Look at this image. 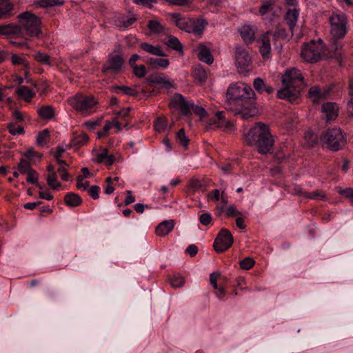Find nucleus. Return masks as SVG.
<instances>
[{
    "label": "nucleus",
    "mask_w": 353,
    "mask_h": 353,
    "mask_svg": "<svg viewBox=\"0 0 353 353\" xmlns=\"http://www.w3.org/2000/svg\"><path fill=\"white\" fill-rule=\"evenodd\" d=\"M254 91L248 85L238 82L231 84L227 90L226 108L234 110L243 119H248L256 114Z\"/></svg>",
    "instance_id": "obj_1"
},
{
    "label": "nucleus",
    "mask_w": 353,
    "mask_h": 353,
    "mask_svg": "<svg viewBox=\"0 0 353 353\" xmlns=\"http://www.w3.org/2000/svg\"><path fill=\"white\" fill-rule=\"evenodd\" d=\"M245 141L248 145L254 146L261 154L270 153L274 145V138L270 132V127L258 122L245 133Z\"/></svg>",
    "instance_id": "obj_2"
},
{
    "label": "nucleus",
    "mask_w": 353,
    "mask_h": 353,
    "mask_svg": "<svg viewBox=\"0 0 353 353\" xmlns=\"http://www.w3.org/2000/svg\"><path fill=\"white\" fill-rule=\"evenodd\" d=\"M283 89L277 92V97L293 102L296 101L305 86L304 77L301 72L295 68L286 70L282 76Z\"/></svg>",
    "instance_id": "obj_3"
},
{
    "label": "nucleus",
    "mask_w": 353,
    "mask_h": 353,
    "mask_svg": "<svg viewBox=\"0 0 353 353\" xmlns=\"http://www.w3.org/2000/svg\"><path fill=\"white\" fill-rule=\"evenodd\" d=\"M18 19L21 37L28 39L29 37H39L42 34L41 21L36 14L26 11L19 14Z\"/></svg>",
    "instance_id": "obj_4"
},
{
    "label": "nucleus",
    "mask_w": 353,
    "mask_h": 353,
    "mask_svg": "<svg viewBox=\"0 0 353 353\" xmlns=\"http://www.w3.org/2000/svg\"><path fill=\"white\" fill-rule=\"evenodd\" d=\"M170 15L176 27L194 35L201 36L208 24L204 19L185 17L179 13L174 12Z\"/></svg>",
    "instance_id": "obj_5"
},
{
    "label": "nucleus",
    "mask_w": 353,
    "mask_h": 353,
    "mask_svg": "<svg viewBox=\"0 0 353 353\" xmlns=\"http://www.w3.org/2000/svg\"><path fill=\"white\" fill-rule=\"evenodd\" d=\"M70 105L83 115H90L96 111L97 99L93 95L77 94L69 99Z\"/></svg>",
    "instance_id": "obj_6"
},
{
    "label": "nucleus",
    "mask_w": 353,
    "mask_h": 353,
    "mask_svg": "<svg viewBox=\"0 0 353 353\" xmlns=\"http://www.w3.org/2000/svg\"><path fill=\"white\" fill-rule=\"evenodd\" d=\"M330 34L333 39L338 40L345 37L347 32V18L342 12H332L329 18Z\"/></svg>",
    "instance_id": "obj_7"
},
{
    "label": "nucleus",
    "mask_w": 353,
    "mask_h": 353,
    "mask_svg": "<svg viewBox=\"0 0 353 353\" xmlns=\"http://www.w3.org/2000/svg\"><path fill=\"white\" fill-rule=\"evenodd\" d=\"M321 141L332 151H338L345 144V136L339 128L327 130L321 136Z\"/></svg>",
    "instance_id": "obj_8"
},
{
    "label": "nucleus",
    "mask_w": 353,
    "mask_h": 353,
    "mask_svg": "<svg viewBox=\"0 0 353 353\" xmlns=\"http://www.w3.org/2000/svg\"><path fill=\"white\" fill-rule=\"evenodd\" d=\"M324 54V46L321 40L318 42L311 41L305 43L301 49V57L305 61L316 63L320 61Z\"/></svg>",
    "instance_id": "obj_9"
},
{
    "label": "nucleus",
    "mask_w": 353,
    "mask_h": 353,
    "mask_svg": "<svg viewBox=\"0 0 353 353\" xmlns=\"http://www.w3.org/2000/svg\"><path fill=\"white\" fill-rule=\"evenodd\" d=\"M235 64L238 72L247 74L251 70L252 59L248 52L242 46H238L234 49Z\"/></svg>",
    "instance_id": "obj_10"
},
{
    "label": "nucleus",
    "mask_w": 353,
    "mask_h": 353,
    "mask_svg": "<svg viewBox=\"0 0 353 353\" xmlns=\"http://www.w3.org/2000/svg\"><path fill=\"white\" fill-rule=\"evenodd\" d=\"M125 60L121 54L111 53L103 65L102 72L105 74H119L121 72Z\"/></svg>",
    "instance_id": "obj_11"
},
{
    "label": "nucleus",
    "mask_w": 353,
    "mask_h": 353,
    "mask_svg": "<svg viewBox=\"0 0 353 353\" xmlns=\"http://www.w3.org/2000/svg\"><path fill=\"white\" fill-rule=\"evenodd\" d=\"M233 243V236L231 232L225 228H222L214 242V248L217 252H223L228 250Z\"/></svg>",
    "instance_id": "obj_12"
},
{
    "label": "nucleus",
    "mask_w": 353,
    "mask_h": 353,
    "mask_svg": "<svg viewBox=\"0 0 353 353\" xmlns=\"http://www.w3.org/2000/svg\"><path fill=\"white\" fill-rule=\"evenodd\" d=\"M146 82L150 85H161L162 88L166 90L174 87V81L168 78L164 74L150 75L147 78Z\"/></svg>",
    "instance_id": "obj_13"
},
{
    "label": "nucleus",
    "mask_w": 353,
    "mask_h": 353,
    "mask_svg": "<svg viewBox=\"0 0 353 353\" xmlns=\"http://www.w3.org/2000/svg\"><path fill=\"white\" fill-rule=\"evenodd\" d=\"M171 104L176 108H178L181 114L184 116L189 115L191 113V108L192 103L185 100L184 97L179 93L174 95L171 100Z\"/></svg>",
    "instance_id": "obj_14"
},
{
    "label": "nucleus",
    "mask_w": 353,
    "mask_h": 353,
    "mask_svg": "<svg viewBox=\"0 0 353 353\" xmlns=\"http://www.w3.org/2000/svg\"><path fill=\"white\" fill-rule=\"evenodd\" d=\"M211 43H200L197 47L198 59L208 65H211L214 61V57L210 52Z\"/></svg>",
    "instance_id": "obj_15"
},
{
    "label": "nucleus",
    "mask_w": 353,
    "mask_h": 353,
    "mask_svg": "<svg viewBox=\"0 0 353 353\" xmlns=\"http://www.w3.org/2000/svg\"><path fill=\"white\" fill-rule=\"evenodd\" d=\"M299 17V10L293 8L287 10L284 19L289 26L291 36L293 35Z\"/></svg>",
    "instance_id": "obj_16"
},
{
    "label": "nucleus",
    "mask_w": 353,
    "mask_h": 353,
    "mask_svg": "<svg viewBox=\"0 0 353 353\" xmlns=\"http://www.w3.org/2000/svg\"><path fill=\"white\" fill-rule=\"evenodd\" d=\"M271 32L268 31L265 33L258 42L260 43L259 50L263 59H269L271 55L270 35Z\"/></svg>",
    "instance_id": "obj_17"
},
{
    "label": "nucleus",
    "mask_w": 353,
    "mask_h": 353,
    "mask_svg": "<svg viewBox=\"0 0 353 353\" xmlns=\"http://www.w3.org/2000/svg\"><path fill=\"white\" fill-rule=\"evenodd\" d=\"M339 108L335 103H327L322 105V112L327 121L334 120L338 116Z\"/></svg>",
    "instance_id": "obj_18"
},
{
    "label": "nucleus",
    "mask_w": 353,
    "mask_h": 353,
    "mask_svg": "<svg viewBox=\"0 0 353 353\" xmlns=\"http://www.w3.org/2000/svg\"><path fill=\"white\" fill-rule=\"evenodd\" d=\"M0 34L1 35H9L16 36L17 37H21V29L18 24H7L0 26Z\"/></svg>",
    "instance_id": "obj_19"
},
{
    "label": "nucleus",
    "mask_w": 353,
    "mask_h": 353,
    "mask_svg": "<svg viewBox=\"0 0 353 353\" xmlns=\"http://www.w3.org/2000/svg\"><path fill=\"white\" fill-rule=\"evenodd\" d=\"M174 226L173 220H166L160 223L156 228L157 235L163 236L170 232Z\"/></svg>",
    "instance_id": "obj_20"
},
{
    "label": "nucleus",
    "mask_w": 353,
    "mask_h": 353,
    "mask_svg": "<svg viewBox=\"0 0 353 353\" xmlns=\"http://www.w3.org/2000/svg\"><path fill=\"white\" fill-rule=\"evenodd\" d=\"M140 48L143 51L152 55L159 57H165L166 55L160 46H153L148 43L143 42L141 43Z\"/></svg>",
    "instance_id": "obj_21"
},
{
    "label": "nucleus",
    "mask_w": 353,
    "mask_h": 353,
    "mask_svg": "<svg viewBox=\"0 0 353 353\" xmlns=\"http://www.w3.org/2000/svg\"><path fill=\"white\" fill-rule=\"evenodd\" d=\"M89 138L86 133L81 132L79 134H74L70 141V146L79 148L88 142Z\"/></svg>",
    "instance_id": "obj_22"
},
{
    "label": "nucleus",
    "mask_w": 353,
    "mask_h": 353,
    "mask_svg": "<svg viewBox=\"0 0 353 353\" xmlns=\"http://www.w3.org/2000/svg\"><path fill=\"white\" fill-rule=\"evenodd\" d=\"M240 34L246 43H251L254 41V30L250 26H243L239 29Z\"/></svg>",
    "instance_id": "obj_23"
},
{
    "label": "nucleus",
    "mask_w": 353,
    "mask_h": 353,
    "mask_svg": "<svg viewBox=\"0 0 353 353\" xmlns=\"http://www.w3.org/2000/svg\"><path fill=\"white\" fill-rule=\"evenodd\" d=\"M145 63L151 66L152 68L156 69L158 67L161 68H167L170 65V61L168 59L162 58H149L145 60Z\"/></svg>",
    "instance_id": "obj_24"
},
{
    "label": "nucleus",
    "mask_w": 353,
    "mask_h": 353,
    "mask_svg": "<svg viewBox=\"0 0 353 353\" xmlns=\"http://www.w3.org/2000/svg\"><path fill=\"white\" fill-rule=\"evenodd\" d=\"M64 201L68 206L74 208L79 206L83 201L79 194L69 192L65 195Z\"/></svg>",
    "instance_id": "obj_25"
},
{
    "label": "nucleus",
    "mask_w": 353,
    "mask_h": 353,
    "mask_svg": "<svg viewBox=\"0 0 353 353\" xmlns=\"http://www.w3.org/2000/svg\"><path fill=\"white\" fill-rule=\"evenodd\" d=\"M81 172L82 174L78 175L77 176V188L78 189L85 191L89 186V182L85 181V183H83V181L84 179L88 178L90 176V172L88 168L85 167L81 169Z\"/></svg>",
    "instance_id": "obj_26"
},
{
    "label": "nucleus",
    "mask_w": 353,
    "mask_h": 353,
    "mask_svg": "<svg viewBox=\"0 0 353 353\" xmlns=\"http://www.w3.org/2000/svg\"><path fill=\"white\" fill-rule=\"evenodd\" d=\"M192 77L201 83H203L208 79V71L201 65H197L194 68Z\"/></svg>",
    "instance_id": "obj_27"
},
{
    "label": "nucleus",
    "mask_w": 353,
    "mask_h": 353,
    "mask_svg": "<svg viewBox=\"0 0 353 353\" xmlns=\"http://www.w3.org/2000/svg\"><path fill=\"white\" fill-rule=\"evenodd\" d=\"M97 161L98 163H103L107 165H110L114 162L115 158L112 154H108V150L104 148L99 154H97Z\"/></svg>",
    "instance_id": "obj_28"
},
{
    "label": "nucleus",
    "mask_w": 353,
    "mask_h": 353,
    "mask_svg": "<svg viewBox=\"0 0 353 353\" xmlns=\"http://www.w3.org/2000/svg\"><path fill=\"white\" fill-rule=\"evenodd\" d=\"M17 94L24 101L30 102L36 93L27 86H21L17 89Z\"/></svg>",
    "instance_id": "obj_29"
},
{
    "label": "nucleus",
    "mask_w": 353,
    "mask_h": 353,
    "mask_svg": "<svg viewBox=\"0 0 353 353\" xmlns=\"http://www.w3.org/2000/svg\"><path fill=\"white\" fill-rule=\"evenodd\" d=\"M164 43L170 48L179 52H183V45L176 37L170 35Z\"/></svg>",
    "instance_id": "obj_30"
},
{
    "label": "nucleus",
    "mask_w": 353,
    "mask_h": 353,
    "mask_svg": "<svg viewBox=\"0 0 353 353\" xmlns=\"http://www.w3.org/2000/svg\"><path fill=\"white\" fill-rule=\"evenodd\" d=\"M13 9V5L9 0H0V19L8 17Z\"/></svg>",
    "instance_id": "obj_31"
},
{
    "label": "nucleus",
    "mask_w": 353,
    "mask_h": 353,
    "mask_svg": "<svg viewBox=\"0 0 353 353\" xmlns=\"http://www.w3.org/2000/svg\"><path fill=\"white\" fill-rule=\"evenodd\" d=\"M37 113L41 118L46 120L52 119L54 116V111L51 105H44L37 110Z\"/></svg>",
    "instance_id": "obj_32"
},
{
    "label": "nucleus",
    "mask_w": 353,
    "mask_h": 353,
    "mask_svg": "<svg viewBox=\"0 0 353 353\" xmlns=\"http://www.w3.org/2000/svg\"><path fill=\"white\" fill-rule=\"evenodd\" d=\"M137 20V19L133 16L128 17V18L121 17L118 18L115 21V24L117 27H119L120 28L125 29V28H128V27H130V26H132Z\"/></svg>",
    "instance_id": "obj_33"
},
{
    "label": "nucleus",
    "mask_w": 353,
    "mask_h": 353,
    "mask_svg": "<svg viewBox=\"0 0 353 353\" xmlns=\"http://www.w3.org/2000/svg\"><path fill=\"white\" fill-rule=\"evenodd\" d=\"M308 94L314 102H318L320 99L325 97V94L317 86L311 87L309 90Z\"/></svg>",
    "instance_id": "obj_34"
},
{
    "label": "nucleus",
    "mask_w": 353,
    "mask_h": 353,
    "mask_svg": "<svg viewBox=\"0 0 353 353\" xmlns=\"http://www.w3.org/2000/svg\"><path fill=\"white\" fill-rule=\"evenodd\" d=\"M34 59L43 65H52V60L50 56L47 54L42 53L41 52H37L34 54Z\"/></svg>",
    "instance_id": "obj_35"
},
{
    "label": "nucleus",
    "mask_w": 353,
    "mask_h": 353,
    "mask_svg": "<svg viewBox=\"0 0 353 353\" xmlns=\"http://www.w3.org/2000/svg\"><path fill=\"white\" fill-rule=\"evenodd\" d=\"M50 141V132L48 129H45L39 132L37 137V143L39 146L46 145Z\"/></svg>",
    "instance_id": "obj_36"
},
{
    "label": "nucleus",
    "mask_w": 353,
    "mask_h": 353,
    "mask_svg": "<svg viewBox=\"0 0 353 353\" xmlns=\"http://www.w3.org/2000/svg\"><path fill=\"white\" fill-rule=\"evenodd\" d=\"M11 62L14 65H21L26 70V73H27V70L29 68V63L25 58L18 56L16 54H12L11 56Z\"/></svg>",
    "instance_id": "obj_37"
},
{
    "label": "nucleus",
    "mask_w": 353,
    "mask_h": 353,
    "mask_svg": "<svg viewBox=\"0 0 353 353\" xmlns=\"http://www.w3.org/2000/svg\"><path fill=\"white\" fill-rule=\"evenodd\" d=\"M148 29L153 33L159 34L164 30V27L158 21L150 20L148 23Z\"/></svg>",
    "instance_id": "obj_38"
},
{
    "label": "nucleus",
    "mask_w": 353,
    "mask_h": 353,
    "mask_svg": "<svg viewBox=\"0 0 353 353\" xmlns=\"http://www.w3.org/2000/svg\"><path fill=\"white\" fill-rule=\"evenodd\" d=\"M304 137L308 147H314L318 143L319 138L317 134L311 131H307L305 133Z\"/></svg>",
    "instance_id": "obj_39"
},
{
    "label": "nucleus",
    "mask_w": 353,
    "mask_h": 353,
    "mask_svg": "<svg viewBox=\"0 0 353 353\" xmlns=\"http://www.w3.org/2000/svg\"><path fill=\"white\" fill-rule=\"evenodd\" d=\"M113 90L116 93H117L119 90H121V91H123L125 94L130 95V96H133V97L137 96L139 94L137 90H136L135 89L130 88V87L125 86V85H122V86L116 85V86L113 87Z\"/></svg>",
    "instance_id": "obj_40"
},
{
    "label": "nucleus",
    "mask_w": 353,
    "mask_h": 353,
    "mask_svg": "<svg viewBox=\"0 0 353 353\" xmlns=\"http://www.w3.org/2000/svg\"><path fill=\"white\" fill-rule=\"evenodd\" d=\"M290 34L288 32L283 28L277 27L274 32L273 33L274 40L277 39H288Z\"/></svg>",
    "instance_id": "obj_41"
},
{
    "label": "nucleus",
    "mask_w": 353,
    "mask_h": 353,
    "mask_svg": "<svg viewBox=\"0 0 353 353\" xmlns=\"http://www.w3.org/2000/svg\"><path fill=\"white\" fill-rule=\"evenodd\" d=\"M168 121L165 118L159 117L154 123V129L159 132H161L167 128Z\"/></svg>",
    "instance_id": "obj_42"
},
{
    "label": "nucleus",
    "mask_w": 353,
    "mask_h": 353,
    "mask_svg": "<svg viewBox=\"0 0 353 353\" xmlns=\"http://www.w3.org/2000/svg\"><path fill=\"white\" fill-rule=\"evenodd\" d=\"M170 283L173 288H180L184 284V279L179 274H174L170 279Z\"/></svg>",
    "instance_id": "obj_43"
},
{
    "label": "nucleus",
    "mask_w": 353,
    "mask_h": 353,
    "mask_svg": "<svg viewBox=\"0 0 353 353\" xmlns=\"http://www.w3.org/2000/svg\"><path fill=\"white\" fill-rule=\"evenodd\" d=\"M176 138L179 141L181 145L184 148H187L189 139L185 134L184 129H180L176 134Z\"/></svg>",
    "instance_id": "obj_44"
},
{
    "label": "nucleus",
    "mask_w": 353,
    "mask_h": 353,
    "mask_svg": "<svg viewBox=\"0 0 353 353\" xmlns=\"http://www.w3.org/2000/svg\"><path fill=\"white\" fill-rule=\"evenodd\" d=\"M7 128L8 129L9 132L12 135H16L17 134H23L24 129L22 126L18 125L17 126L14 122H10L8 123Z\"/></svg>",
    "instance_id": "obj_45"
},
{
    "label": "nucleus",
    "mask_w": 353,
    "mask_h": 353,
    "mask_svg": "<svg viewBox=\"0 0 353 353\" xmlns=\"http://www.w3.org/2000/svg\"><path fill=\"white\" fill-rule=\"evenodd\" d=\"M30 163L28 160L21 159L20 163L18 165V170L21 174H26L30 170H31Z\"/></svg>",
    "instance_id": "obj_46"
},
{
    "label": "nucleus",
    "mask_w": 353,
    "mask_h": 353,
    "mask_svg": "<svg viewBox=\"0 0 353 353\" xmlns=\"http://www.w3.org/2000/svg\"><path fill=\"white\" fill-rule=\"evenodd\" d=\"M306 198L319 201H324L325 199V195L323 191L316 190L314 192H307V194H306Z\"/></svg>",
    "instance_id": "obj_47"
},
{
    "label": "nucleus",
    "mask_w": 353,
    "mask_h": 353,
    "mask_svg": "<svg viewBox=\"0 0 353 353\" xmlns=\"http://www.w3.org/2000/svg\"><path fill=\"white\" fill-rule=\"evenodd\" d=\"M255 261L252 258L247 257L240 261L239 265L241 269L248 270L251 269Z\"/></svg>",
    "instance_id": "obj_48"
},
{
    "label": "nucleus",
    "mask_w": 353,
    "mask_h": 353,
    "mask_svg": "<svg viewBox=\"0 0 353 353\" xmlns=\"http://www.w3.org/2000/svg\"><path fill=\"white\" fill-rule=\"evenodd\" d=\"M38 4L43 8L52 7L62 5L63 2L59 0H39Z\"/></svg>",
    "instance_id": "obj_49"
},
{
    "label": "nucleus",
    "mask_w": 353,
    "mask_h": 353,
    "mask_svg": "<svg viewBox=\"0 0 353 353\" xmlns=\"http://www.w3.org/2000/svg\"><path fill=\"white\" fill-rule=\"evenodd\" d=\"M133 73L137 78H143L146 74V68L144 65H134L132 68Z\"/></svg>",
    "instance_id": "obj_50"
},
{
    "label": "nucleus",
    "mask_w": 353,
    "mask_h": 353,
    "mask_svg": "<svg viewBox=\"0 0 353 353\" xmlns=\"http://www.w3.org/2000/svg\"><path fill=\"white\" fill-rule=\"evenodd\" d=\"M224 112L222 111L216 112L214 117L210 119L209 123L210 125H216V127H220L219 123L221 122L224 118Z\"/></svg>",
    "instance_id": "obj_51"
},
{
    "label": "nucleus",
    "mask_w": 353,
    "mask_h": 353,
    "mask_svg": "<svg viewBox=\"0 0 353 353\" xmlns=\"http://www.w3.org/2000/svg\"><path fill=\"white\" fill-rule=\"evenodd\" d=\"M253 86L254 89L259 93H263L264 92V88L265 86V83L263 80L261 78H256L253 83Z\"/></svg>",
    "instance_id": "obj_52"
},
{
    "label": "nucleus",
    "mask_w": 353,
    "mask_h": 353,
    "mask_svg": "<svg viewBox=\"0 0 353 353\" xmlns=\"http://www.w3.org/2000/svg\"><path fill=\"white\" fill-rule=\"evenodd\" d=\"M199 222L204 226H208L212 222V215L210 213H203L199 216Z\"/></svg>",
    "instance_id": "obj_53"
},
{
    "label": "nucleus",
    "mask_w": 353,
    "mask_h": 353,
    "mask_svg": "<svg viewBox=\"0 0 353 353\" xmlns=\"http://www.w3.org/2000/svg\"><path fill=\"white\" fill-rule=\"evenodd\" d=\"M226 215L228 217H238L242 215V214L241 212L238 210L234 205H231L226 210Z\"/></svg>",
    "instance_id": "obj_54"
},
{
    "label": "nucleus",
    "mask_w": 353,
    "mask_h": 353,
    "mask_svg": "<svg viewBox=\"0 0 353 353\" xmlns=\"http://www.w3.org/2000/svg\"><path fill=\"white\" fill-rule=\"evenodd\" d=\"M191 110L195 114L199 116L201 119L204 118L206 115V111L203 108L194 105V103H192Z\"/></svg>",
    "instance_id": "obj_55"
},
{
    "label": "nucleus",
    "mask_w": 353,
    "mask_h": 353,
    "mask_svg": "<svg viewBox=\"0 0 353 353\" xmlns=\"http://www.w3.org/2000/svg\"><path fill=\"white\" fill-rule=\"evenodd\" d=\"M27 174V182L34 184L38 181V176L36 170L32 169Z\"/></svg>",
    "instance_id": "obj_56"
},
{
    "label": "nucleus",
    "mask_w": 353,
    "mask_h": 353,
    "mask_svg": "<svg viewBox=\"0 0 353 353\" xmlns=\"http://www.w3.org/2000/svg\"><path fill=\"white\" fill-rule=\"evenodd\" d=\"M100 192V188L98 185H92L88 190V192L89 195L93 199H99V193Z\"/></svg>",
    "instance_id": "obj_57"
},
{
    "label": "nucleus",
    "mask_w": 353,
    "mask_h": 353,
    "mask_svg": "<svg viewBox=\"0 0 353 353\" xmlns=\"http://www.w3.org/2000/svg\"><path fill=\"white\" fill-rule=\"evenodd\" d=\"M112 126H114L117 130V132H120L122 130V127L128 128V125L129 124L128 121H126L124 123H122L121 121L118 120L117 119H114L112 122H111Z\"/></svg>",
    "instance_id": "obj_58"
},
{
    "label": "nucleus",
    "mask_w": 353,
    "mask_h": 353,
    "mask_svg": "<svg viewBox=\"0 0 353 353\" xmlns=\"http://www.w3.org/2000/svg\"><path fill=\"white\" fill-rule=\"evenodd\" d=\"M112 127V124L110 121H106L103 126V130L98 132V137L102 138L108 135L110 129Z\"/></svg>",
    "instance_id": "obj_59"
},
{
    "label": "nucleus",
    "mask_w": 353,
    "mask_h": 353,
    "mask_svg": "<svg viewBox=\"0 0 353 353\" xmlns=\"http://www.w3.org/2000/svg\"><path fill=\"white\" fill-rule=\"evenodd\" d=\"M57 172L61 174V179L64 181H70V175L68 172H67V170L63 166H59L57 169Z\"/></svg>",
    "instance_id": "obj_60"
},
{
    "label": "nucleus",
    "mask_w": 353,
    "mask_h": 353,
    "mask_svg": "<svg viewBox=\"0 0 353 353\" xmlns=\"http://www.w3.org/2000/svg\"><path fill=\"white\" fill-rule=\"evenodd\" d=\"M130 108H127L125 109L121 110V111H119L117 112V117L115 119H117L118 120L121 121L122 119H125L129 116V113L130 112Z\"/></svg>",
    "instance_id": "obj_61"
},
{
    "label": "nucleus",
    "mask_w": 353,
    "mask_h": 353,
    "mask_svg": "<svg viewBox=\"0 0 353 353\" xmlns=\"http://www.w3.org/2000/svg\"><path fill=\"white\" fill-rule=\"evenodd\" d=\"M12 117L16 122L20 123L24 121L23 114L17 109L12 111Z\"/></svg>",
    "instance_id": "obj_62"
},
{
    "label": "nucleus",
    "mask_w": 353,
    "mask_h": 353,
    "mask_svg": "<svg viewBox=\"0 0 353 353\" xmlns=\"http://www.w3.org/2000/svg\"><path fill=\"white\" fill-rule=\"evenodd\" d=\"M220 276L219 272H212L210 275V283L214 289H218L217 279Z\"/></svg>",
    "instance_id": "obj_63"
},
{
    "label": "nucleus",
    "mask_w": 353,
    "mask_h": 353,
    "mask_svg": "<svg viewBox=\"0 0 353 353\" xmlns=\"http://www.w3.org/2000/svg\"><path fill=\"white\" fill-rule=\"evenodd\" d=\"M350 94L352 97L348 104V112L353 117V79L351 80L350 84Z\"/></svg>",
    "instance_id": "obj_64"
}]
</instances>
